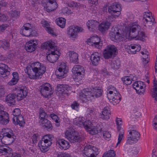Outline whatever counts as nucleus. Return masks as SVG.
I'll list each match as a JSON object with an SVG mask.
<instances>
[{
	"label": "nucleus",
	"instance_id": "nucleus-12",
	"mask_svg": "<svg viewBox=\"0 0 157 157\" xmlns=\"http://www.w3.org/2000/svg\"><path fill=\"white\" fill-rule=\"evenodd\" d=\"M42 4L48 12L55 10L57 7V4L55 0H42Z\"/></svg>",
	"mask_w": 157,
	"mask_h": 157
},
{
	"label": "nucleus",
	"instance_id": "nucleus-22",
	"mask_svg": "<svg viewBox=\"0 0 157 157\" xmlns=\"http://www.w3.org/2000/svg\"><path fill=\"white\" fill-rule=\"evenodd\" d=\"M100 39L97 36H93L87 40L88 43L89 45H94L96 47L99 48L101 46L102 43L99 42Z\"/></svg>",
	"mask_w": 157,
	"mask_h": 157
},
{
	"label": "nucleus",
	"instance_id": "nucleus-8",
	"mask_svg": "<svg viewBox=\"0 0 157 157\" xmlns=\"http://www.w3.org/2000/svg\"><path fill=\"white\" fill-rule=\"evenodd\" d=\"M13 117V122L16 125L19 124L20 126H24L25 124L23 117L21 115V111L19 108H16L12 112Z\"/></svg>",
	"mask_w": 157,
	"mask_h": 157
},
{
	"label": "nucleus",
	"instance_id": "nucleus-33",
	"mask_svg": "<svg viewBox=\"0 0 157 157\" xmlns=\"http://www.w3.org/2000/svg\"><path fill=\"white\" fill-rule=\"evenodd\" d=\"M109 108L108 107H105L103 111L100 113V118L103 120H107L109 118Z\"/></svg>",
	"mask_w": 157,
	"mask_h": 157
},
{
	"label": "nucleus",
	"instance_id": "nucleus-44",
	"mask_svg": "<svg viewBox=\"0 0 157 157\" xmlns=\"http://www.w3.org/2000/svg\"><path fill=\"white\" fill-rule=\"evenodd\" d=\"M39 114V118L40 119V120L44 119V118H47L48 117L47 114L45 112L43 108H40Z\"/></svg>",
	"mask_w": 157,
	"mask_h": 157
},
{
	"label": "nucleus",
	"instance_id": "nucleus-52",
	"mask_svg": "<svg viewBox=\"0 0 157 157\" xmlns=\"http://www.w3.org/2000/svg\"><path fill=\"white\" fill-rule=\"evenodd\" d=\"M87 131L89 132V133L92 135H95L98 133V130L95 128H93V127L92 128L90 129L89 130H88Z\"/></svg>",
	"mask_w": 157,
	"mask_h": 157
},
{
	"label": "nucleus",
	"instance_id": "nucleus-20",
	"mask_svg": "<svg viewBox=\"0 0 157 157\" xmlns=\"http://www.w3.org/2000/svg\"><path fill=\"white\" fill-rule=\"evenodd\" d=\"M144 13L142 20L143 22L144 23L147 24V26H151L155 21V19L152 16H150L151 14L150 13L145 12Z\"/></svg>",
	"mask_w": 157,
	"mask_h": 157
},
{
	"label": "nucleus",
	"instance_id": "nucleus-16",
	"mask_svg": "<svg viewBox=\"0 0 157 157\" xmlns=\"http://www.w3.org/2000/svg\"><path fill=\"white\" fill-rule=\"evenodd\" d=\"M117 49L114 45H110L107 46L103 52L104 57L105 59L111 58L115 54Z\"/></svg>",
	"mask_w": 157,
	"mask_h": 157
},
{
	"label": "nucleus",
	"instance_id": "nucleus-40",
	"mask_svg": "<svg viewBox=\"0 0 157 157\" xmlns=\"http://www.w3.org/2000/svg\"><path fill=\"white\" fill-rule=\"evenodd\" d=\"M57 23L58 25L61 28H64L65 25L66 19L63 17H60L57 19Z\"/></svg>",
	"mask_w": 157,
	"mask_h": 157
},
{
	"label": "nucleus",
	"instance_id": "nucleus-1",
	"mask_svg": "<svg viewBox=\"0 0 157 157\" xmlns=\"http://www.w3.org/2000/svg\"><path fill=\"white\" fill-rule=\"evenodd\" d=\"M30 69L27 70V74L31 79L38 78L46 71V67L43 64L39 62H36L31 64Z\"/></svg>",
	"mask_w": 157,
	"mask_h": 157
},
{
	"label": "nucleus",
	"instance_id": "nucleus-41",
	"mask_svg": "<svg viewBox=\"0 0 157 157\" xmlns=\"http://www.w3.org/2000/svg\"><path fill=\"white\" fill-rule=\"evenodd\" d=\"M82 123L83 126L87 131L89 130V129L93 127V124H92V123L89 120L86 121L84 122H82Z\"/></svg>",
	"mask_w": 157,
	"mask_h": 157
},
{
	"label": "nucleus",
	"instance_id": "nucleus-61",
	"mask_svg": "<svg viewBox=\"0 0 157 157\" xmlns=\"http://www.w3.org/2000/svg\"><path fill=\"white\" fill-rule=\"evenodd\" d=\"M7 20V17L4 14L0 13V21H4Z\"/></svg>",
	"mask_w": 157,
	"mask_h": 157
},
{
	"label": "nucleus",
	"instance_id": "nucleus-60",
	"mask_svg": "<svg viewBox=\"0 0 157 157\" xmlns=\"http://www.w3.org/2000/svg\"><path fill=\"white\" fill-rule=\"evenodd\" d=\"M128 48L127 49V52L129 54H130L129 52V51H130L131 52H132V50H135L136 49V45H131L129 46H128Z\"/></svg>",
	"mask_w": 157,
	"mask_h": 157
},
{
	"label": "nucleus",
	"instance_id": "nucleus-51",
	"mask_svg": "<svg viewBox=\"0 0 157 157\" xmlns=\"http://www.w3.org/2000/svg\"><path fill=\"white\" fill-rule=\"evenodd\" d=\"M118 94H120L117 91L116 88L114 90H109V94H107V95H109L110 96H115V95H118Z\"/></svg>",
	"mask_w": 157,
	"mask_h": 157
},
{
	"label": "nucleus",
	"instance_id": "nucleus-35",
	"mask_svg": "<svg viewBox=\"0 0 157 157\" xmlns=\"http://www.w3.org/2000/svg\"><path fill=\"white\" fill-rule=\"evenodd\" d=\"M42 26L45 28L46 30L48 32L52 35H54L53 30L49 27V24L45 20H43L41 22Z\"/></svg>",
	"mask_w": 157,
	"mask_h": 157
},
{
	"label": "nucleus",
	"instance_id": "nucleus-29",
	"mask_svg": "<svg viewBox=\"0 0 157 157\" xmlns=\"http://www.w3.org/2000/svg\"><path fill=\"white\" fill-rule=\"evenodd\" d=\"M56 143L64 149H68L70 146L68 142L63 139H57Z\"/></svg>",
	"mask_w": 157,
	"mask_h": 157
},
{
	"label": "nucleus",
	"instance_id": "nucleus-2",
	"mask_svg": "<svg viewBox=\"0 0 157 157\" xmlns=\"http://www.w3.org/2000/svg\"><path fill=\"white\" fill-rule=\"evenodd\" d=\"M54 44V42L49 40L43 43L41 46V48L43 49H48L50 51L51 53L48 55L47 58L51 63L56 62L58 60V57L60 55L58 51H55Z\"/></svg>",
	"mask_w": 157,
	"mask_h": 157
},
{
	"label": "nucleus",
	"instance_id": "nucleus-23",
	"mask_svg": "<svg viewBox=\"0 0 157 157\" xmlns=\"http://www.w3.org/2000/svg\"><path fill=\"white\" fill-rule=\"evenodd\" d=\"M47 140H44L43 139L40 141L38 144L41 151L43 152L47 151L49 149V147L51 144L50 142L47 143Z\"/></svg>",
	"mask_w": 157,
	"mask_h": 157
},
{
	"label": "nucleus",
	"instance_id": "nucleus-26",
	"mask_svg": "<svg viewBox=\"0 0 157 157\" xmlns=\"http://www.w3.org/2000/svg\"><path fill=\"white\" fill-rule=\"evenodd\" d=\"M70 89V86L66 84H59L57 87V91L61 94L67 93V91H68Z\"/></svg>",
	"mask_w": 157,
	"mask_h": 157
},
{
	"label": "nucleus",
	"instance_id": "nucleus-25",
	"mask_svg": "<svg viewBox=\"0 0 157 157\" xmlns=\"http://www.w3.org/2000/svg\"><path fill=\"white\" fill-rule=\"evenodd\" d=\"M110 25V23L108 21L103 22L101 23L98 27V29L102 33H104L107 31Z\"/></svg>",
	"mask_w": 157,
	"mask_h": 157
},
{
	"label": "nucleus",
	"instance_id": "nucleus-36",
	"mask_svg": "<svg viewBox=\"0 0 157 157\" xmlns=\"http://www.w3.org/2000/svg\"><path fill=\"white\" fill-rule=\"evenodd\" d=\"M13 77L10 82L8 83L10 85H13L16 84L19 78L18 74L17 72H15L13 73Z\"/></svg>",
	"mask_w": 157,
	"mask_h": 157
},
{
	"label": "nucleus",
	"instance_id": "nucleus-58",
	"mask_svg": "<svg viewBox=\"0 0 157 157\" xmlns=\"http://www.w3.org/2000/svg\"><path fill=\"white\" fill-rule=\"evenodd\" d=\"M79 104L76 101L74 102L71 105V107L73 109H76L78 107Z\"/></svg>",
	"mask_w": 157,
	"mask_h": 157
},
{
	"label": "nucleus",
	"instance_id": "nucleus-55",
	"mask_svg": "<svg viewBox=\"0 0 157 157\" xmlns=\"http://www.w3.org/2000/svg\"><path fill=\"white\" fill-rule=\"evenodd\" d=\"M50 117L53 120L55 121L56 123H59L58 122V117L56 114L52 113L50 115Z\"/></svg>",
	"mask_w": 157,
	"mask_h": 157
},
{
	"label": "nucleus",
	"instance_id": "nucleus-50",
	"mask_svg": "<svg viewBox=\"0 0 157 157\" xmlns=\"http://www.w3.org/2000/svg\"><path fill=\"white\" fill-rule=\"evenodd\" d=\"M52 135H47L44 136L43 138L44 140H47V141L46 142L47 143L50 142L51 143V144H52Z\"/></svg>",
	"mask_w": 157,
	"mask_h": 157
},
{
	"label": "nucleus",
	"instance_id": "nucleus-10",
	"mask_svg": "<svg viewBox=\"0 0 157 157\" xmlns=\"http://www.w3.org/2000/svg\"><path fill=\"white\" fill-rule=\"evenodd\" d=\"M140 136V132L136 130H129V134L127 136L126 143L129 144H132L133 143L132 141L137 142L139 140Z\"/></svg>",
	"mask_w": 157,
	"mask_h": 157
},
{
	"label": "nucleus",
	"instance_id": "nucleus-63",
	"mask_svg": "<svg viewBox=\"0 0 157 157\" xmlns=\"http://www.w3.org/2000/svg\"><path fill=\"white\" fill-rule=\"evenodd\" d=\"M37 35V33L36 31L34 30H32V29H31V32H30V36H36Z\"/></svg>",
	"mask_w": 157,
	"mask_h": 157
},
{
	"label": "nucleus",
	"instance_id": "nucleus-49",
	"mask_svg": "<svg viewBox=\"0 0 157 157\" xmlns=\"http://www.w3.org/2000/svg\"><path fill=\"white\" fill-rule=\"evenodd\" d=\"M2 47L3 48L5 49H9L10 47V44L8 41H2Z\"/></svg>",
	"mask_w": 157,
	"mask_h": 157
},
{
	"label": "nucleus",
	"instance_id": "nucleus-56",
	"mask_svg": "<svg viewBox=\"0 0 157 157\" xmlns=\"http://www.w3.org/2000/svg\"><path fill=\"white\" fill-rule=\"evenodd\" d=\"M5 94V89L3 86H0V98L3 96Z\"/></svg>",
	"mask_w": 157,
	"mask_h": 157
},
{
	"label": "nucleus",
	"instance_id": "nucleus-45",
	"mask_svg": "<svg viewBox=\"0 0 157 157\" xmlns=\"http://www.w3.org/2000/svg\"><path fill=\"white\" fill-rule=\"evenodd\" d=\"M138 35L136 37L132 38H136L137 40L143 41V40L145 38V35L144 33L140 31L139 32H138Z\"/></svg>",
	"mask_w": 157,
	"mask_h": 157
},
{
	"label": "nucleus",
	"instance_id": "nucleus-34",
	"mask_svg": "<svg viewBox=\"0 0 157 157\" xmlns=\"http://www.w3.org/2000/svg\"><path fill=\"white\" fill-rule=\"evenodd\" d=\"M88 149V152H91L92 151H93V153L88 155L87 156L88 157H94L95 154L97 155L99 153L98 149L94 147L89 146Z\"/></svg>",
	"mask_w": 157,
	"mask_h": 157
},
{
	"label": "nucleus",
	"instance_id": "nucleus-7",
	"mask_svg": "<svg viewBox=\"0 0 157 157\" xmlns=\"http://www.w3.org/2000/svg\"><path fill=\"white\" fill-rule=\"evenodd\" d=\"M72 72L74 74L73 77L74 80L76 82H79L84 77L85 70L82 66L75 65L72 68Z\"/></svg>",
	"mask_w": 157,
	"mask_h": 157
},
{
	"label": "nucleus",
	"instance_id": "nucleus-27",
	"mask_svg": "<svg viewBox=\"0 0 157 157\" xmlns=\"http://www.w3.org/2000/svg\"><path fill=\"white\" fill-rule=\"evenodd\" d=\"M107 96L110 101L112 102L113 105H116L118 104L121 99L120 94L115 96H110L109 95H107Z\"/></svg>",
	"mask_w": 157,
	"mask_h": 157
},
{
	"label": "nucleus",
	"instance_id": "nucleus-48",
	"mask_svg": "<svg viewBox=\"0 0 157 157\" xmlns=\"http://www.w3.org/2000/svg\"><path fill=\"white\" fill-rule=\"evenodd\" d=\"M143 84V82L141 81H137L135 82L133 84V88L136 90V91L139 90V89L140 85Z\"/></svg>",
	"mask_w": 157,
	"mask_h": 157
},
{
	"label": "nucleus",
	"instance_id": "nucleus-62",
	"mask_svg": "<svg viewBox=\"0 0 157 157\" xmlns=\"http://www.w3.org/2000/svg\"><path fill=\"white\" fill-rule=\"evenodd\" d=\"M22 27L23 28H25V29H29V30H31V29L32 28L31 24L29 23L25 24Z\"/></svg>",
	"mask_w": 157,
	"mask_h": 157
},
{
	"label": "nucleus",
	"instance_id": "nucleus-30",
	"mask_svg": "<svg viewBox=\"0 0 157 157\" xmlns=\"http://www.w3.org/2000/svg\"><path fill=\"white\" fill-rule=\"evenodd\" d=\"M39 123L40 125L42 127H45L50 129L52 128V124L50 121L47 119L44 118V119L40 120Z\"/></svg>",
	"mask_w": 157,
	"mask_h": 157
},
{
	"label": "nucleus",
	"instance_id": "nucleus-9",
	"mask_svg": "<svg viewBox=\"0 0 157 157\" xmlns=\"http://www.w3.org/2000/svg\"><path fill=\"white\" fill-rule=\"evenodd\" d=\"M121 8L120 5L117 2L112 3L108 7V12L114 18L118 17L121 14Z\"/></svg>",
	"mask_w": 157,
	"mask_h": 157
},
{
	"label": "nucleus",
	"instance_id": "nucleus-47",
	"mask_svg": "<svg viewBox=\"0 0 157 157\" xmlns=\"http://www.w3.org/2000/svg\"><path fill=\"white\" fill-rule=\"evenodd\" d=\"M115 153L113 150H111L108 151L105 155L104 154L102 157H115Z\"/></svg>",
	"mask_w": 157,
	"mask_h": 157
},
{
	"label": "nucleus",
	"instance_id": "nucleus-17",
	"mask_svg": "<svg viewBox=\"0 0 157 157\" xmlns=\"http://www.w3.org/2000/svg\"><path fill=\"white\" fill-rule=\"evenodd\" d=\"M37 41L36 40H31L28 41L25 45V49L28 52H32L36 48Z\"/></svg>",
	"mask_w": 157,
	"mask_h": 157
},
{
	"label": "nucleus",
	"instance_id": "nucleus-59",
	"mask_svg": "<svg viewBox=\"0 0 157 157\" xmlns=\"http://www.w3.org/2000/svg\"><path fill=\"white\" fill-rule=\"evenodd\" d=\"M62 12L64 13H66L68 15L72 13L71 11L67 8H64L62 9Z\"/></svg>",
	"mask_w": 157,
	"mask_h": 157
},
{
	"label": "nucleus",
	"instance_id": "nucleus-64",
	"mask_svg": "<svg viewBox=\"0 0 157 157\" xmlns=\"http://www.w3.org/2000/svg\"><path fill=\"white\" fill-rule=\"evenodd\" d=\"M19 13L16 10L12 11L11 12V14L13 17H17L18 16Z\"/></svg>",
	"mask_w": 157,
	"mask_h": 157
},
{
	"label": "nucleus",
	"instance_id": "nucleus-32",
	"mask_svg": "<svg viewBox=\"0 0 157 157\" xmlns=\"http://www.w3.org/2000/svg\"><path fill=\"white\" fill-rule=\"evenodd\" d=\"M8 66L4 64H0V74L1 75H5L4 76L9 75L10 71L7 69Z\"/></svg>",
	"mask_w": 157,
	"mask_h": 157
},
{
	"label": "nucleus",
	"instance_id": "nucleus-14",
	"mask_svg": "<svg viewBox=\"0 0 157 157\" xmlns=\"http://www.w3.org/2000/svg\"><path fill=\"white\" fill-rule=\"evenodd\" d=\"M12 150L9 147L0 145V154L2 155H9L7 157H21L20 155L17 153H12Z\"/></svg>",
	"mask_w": 157,
	"mask_h": 157
},
{
	"label": "nucleus",
	"instance_id": "nucleus-28",
	"mask_svg": "<svg viewBox=\"0 0 157 157\" xmlns=\"http://www.w3.org/2000/svg\"><path fill=\"white\" fill-rule=\"evenodd\" d=\"M70 61L71 62L77 63L78 62V55L74 51H70L68 52Z\"/></svg>",
	"mask_w": 157,
	"mask_h": 157
},
{
	"label": "nucleus",
	"instance_id": "nucleus-11",
	"mask_svg": "<svg viewBox=\"0 0 157 157\" xmlns=\"http://www.w3.org/2000/svg\"><path fill=\"white\" fill-rule=\"evenodd\" d=\"M67 72L66 64L62 62L57 67L55 73L58 78L60 79L65 77L67 76Z\"/></svg>",
	"mask_w": 157,
	"mask_h": 157
},
{
	"label": "nucleus",
	"instance_id": "nucleus-37",
	"mask_svg": "<svg viewBox=\"0 0 157 157\" xmlns=\"http://www.w3.org/2000/svg\"><path fill=\"white\" fill-rule=\"evenodd\" d=\"M75 27H70L69 28L67 34L69 37L75 38L76 37L77 34L75 30Z\"/></svg>",
	"mask_w": 157,
	"mask_h": 157
},
{
	"label": "nucleus",
	"instance_id": "nucleus-54",
	"mask_svg": "<svg viewBox=\"0 0 157 157\" xmlns=\"http://www.w3.org/2000/svg\"><path fill=\"white\" fill-rule=\"evenodd\" d=\"M103 134L104 138L106 140L109 139L111 137V134L107 131H104Z\"/></svg>",
	"mask_w": 157,
	"mask_h": 157
},
{
	"label": "nucleus",
	"instance_id": "nucleus-6",
	"mask_svg": "<svg viewBox=\"0 0 157 157\" xmlns=\"http://www.w3.org/2000/svg\"><path fill=\"white\" fill-rule=\"evenodd\" d=\"M65 136L71 143L79 142L82 140L80 135H78V133L72 128L67 130L65 133Z\"/></svg>",
	"mask_w": 157,
	"mask_h": 157
},
{
	"label": "nucleus",
	"instance_id": "nucleus-39",
	"mask_svg": "<svg viewBox=\"0 0 157 157\" xmlns=\"http://www.w3.org/2000/svg\"><path fill=\"white\" fill-rule=\"evenodd\" d=\"M153 91L152 96L155 100L157 101V81H154L153 86Z\"/></svg>",
	"mask_w": 157,
	"mask_h": 157
},
{
	"label": "nucleus",
	"instance_id": "nucleus-43",
	"mask_svg": "<svg viewBox=\"0 0 157 157\" xmlns=\"http://www.w3.org/2000/svg\"><path fill=\"white\" fill-rule=\"evenodd\" d=\"M121 63L120 60H117L112 61L111 64V66L112 68L114 69H118L120 66Z\"/></svg>",
	"mask_w": 157,
	"mask_h": 157
},
{
	"label": "nucleus",
	"instance_id": "nucleus-18",
	"mask_svg": "<svg viewBox=\"0 0 157 157\" xmlns=\"http://www.w3.org/2000/svg\"><path fill=\"white\" fill-rule=\"evenodd\" d=\"M88 92L92 100L95 98L101 96L102 94V90L98 87H96L91 89L90 90H88Z\"/></svg>",
	"mask_w": 157,
	"mask_h": 157
},
{
	"label": "nucleus",
	"instance_id": "nucleus-3",
	"mask_svg": "<svg viewBox=\"0 0 157 157\" xmlns=\"http://www.w3.org/2000/svg\"><path fill=\"white\" fill-rule=\"evenodd\" d=\"M27 91L25 87L23 89H20L18 91L17 94H9L5 98L6 101L10 105H14L15 103V99L17 98V100L20 101L25 98L27 95Z\"/></svg>",
	"mask_w": 157,
	"mask_h": 157
},
{
	"label": "nucleus",
	"instance_id": "nucleus-38",
	"mask_svg": "<svg viewBox=\"0 0 157 157\" xmlns=\"http://www.w3.org/2000/svg\"><path fill=\"white\" fill-rule=\"evenodd\" d=\"M139 148L136 147H133L128 151L129 155L131 156L136 155L139 151Z\"/></svg>",
	"mask_w": 157,
	"mask_h": 157
},
{
	"label": "nucleus",
	"instance_id": "nucleus-46",
	"mask_svg": "<svg viewBox=\"0 0 157 157\" xmlns=\"http://www.w3.org/2000/svg\"><path fill=\"white\" fill-rule=\"evenodd\" d=\"M123 83L126 85H129L132 83L131 79L129 77L124 76L121 78Z\"/></svg>",
	"mask_w": 157,
	"mask_h": 157
},
{
	"label": "nucleus",
	"instance_id": "nucleus-57",
	"mask_svg": "<svg viewBox=\"0 0 157 157\" xmlns=\"http://www.w3.org/2000/svg\"><path fill=\"white\" fill-rule=\"evenodd\" d=\"M152 122L154 128L157 130V115L154 118Z\"/></svg>",
	"mask_w": 157,
	"mask_h": 157
},
{
	"label": "nucleus",
	"instance_id": "nucleus-24",
	"mask_svg": "<svg viewBox=\"0 0 157 157\" xmlns=\"http://www.w3.org/2000/svg\"><path fill=\"white\" fill-rule=\"evenodd\" d=\"M90 59L93 65H97L100 60V54L96 52L93 53L91 55Z\"/></svg>",
	"mask_w": 157,
	"mask_h": 157
},
{
	"label": "nucleus",
	"instance_id": "nucleus-15",
	"mask_svg": "<svg viewBox=\"0 0 157 157\" xmlns=\"http://www.w3.org/2000/svg\"><path fill=\"white\" fill-rule=\"evenodd\" d=\"M39 89L41 95L45 98L50 96L53 94L51 85L49 83H46L40 86Z\"/></svg>",
	"mask_w": 157,
	"mask_h": 157
},
{
	"label": "nucleus",
	"instance_id": "nucleus-19",
	"mask_svg": "<svg viewBox=\"0 0 157 157\" xmlns=\"http://www.w3.org/2000/svg\"><path fill=\"white\" fill-rule=\"evenodd\" d=\"M119 121L120 122H122V120L121 119L117 117L116 120V123L117 126V131L119 132L118 137V141L117 144V146L118 145V144L121 143L123 138L124 137V130L121 128V123H120V122H119Z\"/></svg>",
	"mask_w": 157,
	"mask_h": 157
},
{
	"label": "nucleus",
	"instance_id": "nucleus-42",
	"mask_svg": "<svg viewBox=\"0 0 157 157\" xmlns=\"http://www.w3.org/2000/svg\"><path fill=\"white\" fill-rule=\"evenodd\" d=\"M31 30L29 29H25L22 27L20 30V33L25 36L29 37Z\"/></svg>",
	"mask_w": 157,
	"mask_h": 157
},
{
	"label": "nucleus",
	"instance_id": "nucleus-53",
	"mask_svg": "<svg viewBox=\"0 0 157 157\" xmlns=\"http://www.w3.org/2000/svg\"><path fill=\"white\" fill-rule=\"evenodd\" d=\"M141 49L140 46V45H136V49L134 51H132V52L129 51V52L130 54H133L136 53V52H139L140 51Z\"/></svg>",
	"mask_w": 157,
	"mask_h": 157
},
{
	"label": "nucleus",
	"instance_id": "nucleus-13",
	"mask_svg": "<svg viewBox=\"0 0 157 157\" xmlns=\"http://www.w3.org/2000/svg\"><path fill=\"white\" fill-rule=\"evenodd\" d=\"M113 30V29H112L109 33V36L111 40L117 42L125 40L126 37L124 35L120 33L118 31H117L115 30L114 31Z\"/></svg>",
	"mask_w": 157,
	"mask_h": 157
},
{
	"label": "nucleus",
	"instance_id": "nucleus-21",
	"mask_svg": "<svg viewBox=\"0 0 157 157\" xmlns=\"http://www.w3.org/2000/svg\"><path fill=\"white\" fill-rule=\"evenodd\" d=\"M89 89H85L83 90L82 92L80 94L79 98L83 102H86L91 100L88 92Z\"/></svg>",
	"mask_w": 157,
	"mask_h": 157
},
{
	"label": "nucleus",
	"instance_id": "nucleus-4",
	"mask_svg": "<svg viewBox=\"0 0 157 157\" xmlns=\"http://www.w3.org/2000/svg\"><path fill=\"white\" fill-rule=\"evenodd\" d=\"M2 137L1 139V141L3 144H10L14 141V134L12 130L9 128H4L2 129Z\"/></svg>",
	"mask_w": 157,
	"mask_h": 157
},
{
	"label": "nucleus",
	"instance_id": "nucleus-5",
	"mask_svg": "<svg viewBox=\"0 0 157 157\" xmlns=\"http://www.w3.org/2000/svg\"><path fill=\"white\" fill-rule=\"evenodd\" d=\"M141 27L136 22L130 24L126 28V35L132 38L136 37L138 35V32L140 30Z\"/></svg>",
	"mask_w": 157,
	"mask_h": 157
},
{
	"label": "nucleus",
	"instance_id": "nucleus-31",
	"mask_svg": "<svg viewBox=\"0 0 157 157\" xmlns=\"http://www.w3.org/2000/svg\"><path fill=\"white\" fill-rule=\"evenodd\" d=\"M98 22L96 20H89L86 23V25L90 31H92L98 25Z\"/></svg>",
	"mask_w": 157,
	"mask_h": 157
}]
</instances>
